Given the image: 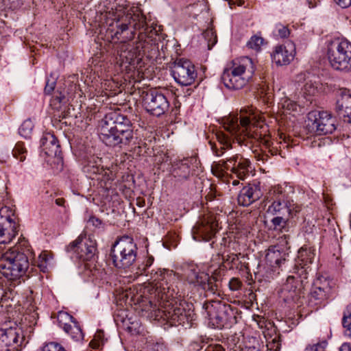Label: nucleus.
I'll list each match as a JSON object with an SVG mask.
<instances>
[{"label": "nucleus", "mask_w": 351, "mask_h": 351, "mask_svg": "<svg viewBox=\"0 0 351 351\" xmlns=\"http://www.w3.org/2000/svg\"><path fill=\"white\" fill-rule=\"evenodd\" d=\"M172 271L158 269L152 276L156 283V291L162 304L158 310L156 317L166 320L171 326L189 325L194 320L195 313L190 308L186 309L185 303L173 299L174 290L169 285V282L174 279Z\"/></svg>", "instance_id": "1"}, {"label": "nucleus", "mask_w": 351, "mask_h": 351, "mask_svg": "<svg viewBox=\"0 0 351 351\" xmlns=\"http://www.w3.org/2000/svg\"><path fill=\"white\" fill-rule=\"evenodd\" d=\"M219 143L218 147L215 143L210 141L211 149L217 156L225 155V158L214 162L211 167L212 173L218 178H222L228 171L236 175L240 180H244L249 172L250 162L239 154H226V150L232 148L230 137L223 132H219L216 134Z\"/></svg>", "instance_id": "2"}, {"label": "nucleus", "mask_w": 351, "mask_h": 351, "mask_svg": "<svg viewBox=\"0 0 351 351\" xmlns=\"http://www.w3.org/2000/svg\"><path fill=\"white\" fill-rule=\"evenodd\" d=\"M99 137L108 146L126 145L133 138L132 123L119 112H110L101 121Z\"/></svg>", "instance_id": "3"}, {"label": "nucleus", "mask_w": 351, "mask_h": 351, "mask_svg": "<svg viewBox=\"0 0 351 351\" xmlns=\"http://www.w3.org/2000/svg\"><path fill=\"white\" fill-rule=\"evenodd\" d=\"M104 18L110 26L115 24L114 36L123 43L132 40L136 29L146 30L147 25L144 15L139 13L132 14L123 6L116 7L115 11L112 7L110 10L106 12Z\"/></svg>", "instance_id": "4"}, {"label": "nucleus", "mask_w": 351, "mask_h": 351, "mask_svg": "<svg viewBox=\"0 0 351 351\" xmlns=\"http://www.w3.org/2000/svg\"><path fill=\"white\" fill-rule=\"evenodd\" d=\"M240 117L229 115L222 120L223 128L240 145L244 143L246 138L253 136L252 128L257 126L262 117L260 112L252 106L241 110Z\"/></svg>", "instance_id": "5"}, {"label": "nucleus", "mask_w": 351, "mask_h": 351, "mask_svg": "<svg viewBox=\"0 0 351 351\" xmlns=\"http://www.w3.org/2000/svg\"><path fill=\"white\" fill-rule=\"evenodd\" d=\"M254 72L252 60L247 56L232 61L229 69H226L221 76L226 87L229 89L243 88L252 77Z\"/></svg>", "instance_id": "6"}, {"label": "nucleus", "mask_w": 351, "mask_h": 351, "mask_svg": "<svg viewBox=\"0 0 351 351\" xmlns=\"http://www.w3.org/2000/svg\"><path fill=\"white\" fill-rule=\"evenodd\" d=\"M327 58L335 70L351 72V42L343 38H335L327 45Z\"/></svg>", "instance_id": "7"}, {"label": "nucleus", "mask_w": 351, "mask_h": 351, "mask_svg": "<svg viewBox=\"0 0 351 351\" xmlns=\"http://www.w3.org/2000/svg\"><path fill=\"white\" fill-rule=\"evenodd\" d=\"M29 263L27 256L22 252L10 249L0 253V271L10 280H15L25 274Z\"/></svg>", "instance_id": "8"}, {"label": "nucleus", "mask_w": 351, "mask_h": 351, "mask_svg": "<svg viewBox=\"0 0 351 351\" xmlns=\"http://www.w3.org/2000/svg\"><path fill=\"white\" fill-rule=\"evenodd\" d=\"M136 254V245L133 239L128 236L116 241L110 250L113 265L119 269H126L132 265Z\"/></svg>", "instance_id": "9"}, {"label": "nucleus", "mask_w": 351, "mask_h": 351, "mask_svg": "<svg viewBox=\"0 0 351 351\" xmlns=\"http://www.w3.org/2000/svg\"><path fill=\"white\" fill-rule=\"evenodd\" d=\"M268 198L271 202L267 210L268 215H290L289 192L287 191V186L282 185L273 186L269 191Z\"/></svg>", "instance_id": "10"}, {"label": "nucleus", "mask_w": 351, "mask_h": 351, "mask_svg": "<svg viewBox=\"0 0 351 351\" xmlns=\"http://www.w3.org/2000/svg\"><path fill=\"white\" fill-rule=\"evenodd\" d=\"M14 211L8 206L0 208V244L10 243L18 234L19 226Z\"/></svg>", "instance_id": "11"}, {"label": "nucleus", "mask_w": 351, "mask_h": 351, "mask_svg": "<svg viewBox=\"0 0 351 351\" xmlns=\"http://www.w3.org/2000/svg\"><path fill=\"white\" fill-rule=\"evenodd\" d=\"M143 106L149 113L159 117L165 114L169 108L167 97L160 91L152 89L142 93Z\"/></svg>", "instance_id": "12"}, {"label": "nucleus", "mask_w": 351, "mask_h": 351, "mask_svg": "<svg viewBox=\"0 0 351 351\" xmlns=\"http://www.w3.org/2000/svg\"><path fill=\"white\" fill-rule=\"evenodd\" d=\"M171 74L175 81L182 86L191 85L197 77L194 64L189 60H177L171 69Z\"/></svg>", "instance_id": "13"}, {"label": "nucleus", "mask_w": 351, "mask_h": 351, "mask_svg": "<svg viewBox=\"0 0 351 351\" xmlns=\"http://www.w3.org/2000/svg\"><path fill=\"white\" fill-rule=\"evenodd\" d=\"M308 125L317 135L332 134L336 130V119L328 112H311L308 116Z\"/></svg>", "instance_id": "14"}, {"label": "nucleus", "mask_w": 351, "mask_h": 351, "mask_svg": "<svg viewBox=\"0 0 351 351\" xmlns=\"http://www.w3.org/2000/svg\"><path fill=\"white\" fill-rule=\"evenodd\" d=\"M209 324L215 328H222L228 322L229 306L220 302H212L205 304Z\"/></svg>", "instance_id": "15"}, {"label": "nucleus", "mask_w": 351, "mask_h": 351, "mask_svg": "<svg viewBox=\"0 0 351 351\" xmlns=\"http://www.w3.org/2000/svg\"><path fill=\"white\" fill-rule=\"evenodd\" d=\"M96 242L90 239L78 237L67 247V251L76 254L77 258L83 261H89L95 254Z\"/></svg>", "instance_id": "16"}, {"label": "nucleus", "mask_w": 351, "mask_h": 351, "mask_svg": "<svg viewBox=\"0 0 351 351\" xmlns=\"http://www.w3.org/2000/svg\"><path fill=\"white\" fill-rule=\"evenodd\" d=\"M217 228L218 222L216 217L208 215L193 227V237L198 241H208L215 235Z\"/></svg>", "instance_id": "17"}, {"label": "nucleus", "mask_w": 351, "mask_h": 351, "mask_svg": "<svg viewBox=\"0 0 351 351\" xmlns=\"http://www.w3.org/2000/svg\"><path fill=\"white\" fill-rule=\"evenodd\" d=\"M21 335L18 328L0 329V351H17L23 340Z\"/></svg>", "instance_id": "18"}, {"label": "nucleus", "mask_w": 351, "mask_h": 351, "mask_svg": "<svg viewBox=\"0 0 351 351\" xmlns=\"http://www.w3.org/2000/svg\"><path fill=\"white\" fill-rule=\"evenodd\" d=\"M58 322L60 328L76 341L83 339L84 334L77 321L73 316L65 312L58 315Z\"/></svg>", "instance_id": "19"}, {"label": "nucleus", "mask_w": 351, "mask_h": 351, "mask_svg": "<svg viewBox=\"0 0 351 351\" xmlns=\"http://www.w3.org/2000/svg\"><path fill=\"white\" fill-rule=\"evenodd\" d=\"M330 291L329 281L323 276L317 278L313 283L310 293V302L314 305L321 304L327 298Z\"/></svg>", "instance_id": "20"}, {"label": "nucleus", "mask_w": 351, "mask_h": 351, "mask_svg": "<svg viewBox=\"0 0 351 351\" xmlns=\"http://www.w3.org/2000/svg\"><path fill=\"white\" fill-rule=\"evenodd\" d=\"M295 55V48L291 43L287 46H277L271 57L277 65H286L291 62Z\"/></svg>", "instance_id": "21"}, {"label": "nucleus", "mask_w": 351, "mask_h": 351, "mask_svg": "<svg viewBox=\"0 0 351 351\" xmlns=\"http://www.w3.org/2000/svg\"><path fill=\"white\" fill-rule=\"evenodd\" d=\"M336 111L338 114L347 118L351 123V93L348 90H341L336 103Z\"/></svg>", "instance_id": "22"}, {"label": "nucleus", "mask_w": 351, "mask_h": 351, "mask_svg": "<svg viewBox=\"0 0 351 351\" xmlns=\"http://www.w3.org/2000/svg\"><path fill=\"white\" fill-rule=\"evenodd\" d=\"M288 254L280 250L277 246L270 247L265 255L267 264L272 268H279L287 261Z\"/></svg>", "instance_id": "23"}, {"label": "nucleus", "mask_w": 351, "mask_h": 351, "mask_svg": "<svg viewBox=\"0 0 351 351\" xmlns=\"http://www.w3.org/2000/svg\"><path fill=\"white\" fill-rule=\"evenodd\" d=\"M42 151L51 157H56L61 153L60 147L56 137L51 133H46L40 138Z\"/></svg>", "instance_id": "24"}, {"label": "nucleus", "mask_w": 351, "mask_h": 351, "mask_svg": "<svg viewBox=\"0 0 351 351\" xmlns=\"http://www.w3.org/2000/svg\"><path fill=\"white\" fill-rule=\"evenodd\" d=\"M145 36L141 33L138 36L139 40L136 43L134 51H130V57L126 56V58L129 60V64L131 65L138 64L141 61V57L145 53L147 49H148L151 45L149 41L145 39Z\"/></svg>", "instance_id": "25"}, {"label": "nucleus", "mask_w": 351, "mask_h": 351, "mask_svg": "<svg viewBox=\"0 0 351 351\" xmlns=\"http://www.w3.org/2000/svg\"><path fill=\"white\" fill-rule=\"evenodd\" d=\"M261 196V192L258 186L248 185L244 186L238 195V203L243 206H247Z\"/></svg>", "instance_id": "26"}, {"label": "nucleus", "mask_w": 351, "mask_h": 351, "mask_svg": "<svg viewBox=\"0 0 351 351\" xmlns=\"http://www.w3.org/2000/svg\"><path fill=\"white\" fill-rule=\"evenodd\" d=\"M184 275L191 284L204 285L208 280V275L200 271L196 265H188L184 269Z\"/></svg>", "instance_id": "27"}, {"label": "nucleus", "mask_w": 351, "mask_h": 351, "mask_svg": "<svg viewBox=\"0 0 351 351\" xmlns=\"http://www.w3.org/2000/svg\"><path fill=\"white\" fill-rule=\"evenodd\" d=\"M315 257V248L304 245L298 250L296 264L300 265L302 268H308L309 265L313 263Z\"/></svg>", "instance_id": "28"}, {"label": "nucleus", "mask_w": 351, "mask_h": 351, "mask_svg": "<svg viewBox=\"0 0 351 351\" xmlns=\"http://www.w3.org/2000/svg\"><path fill=\"white\" fill-rule=\"evenodd\" d=\"M101 163V158H93V160H90L88 164L84 167V171L87 173L89 178L94 179V176L101 174L104 171Z\"/></svg>", "instance_id": "29"}, {"label": "nucleus", "mask_w": 351, "mask_h": 351, "mask_svg": "<svg viewBox=\"0 0 351 351\" xmlns=\"http://www.w3.org/2000/svg\"><path fill=\"white\" fill-rule=\"evenodd\" d=\"M298 106L295 101L285 97L278 103L279 112L283 115L291 114L298 111Z\"/></svg>", "instance_id": "30"}, {"label": "nucleus", "mask_w": 351, "mask_h": 351, "mask_svg": "<svg viewBox=\"0 0 351 351\" xmlns=\"http://www.w3.org/2000/svg\"><path fill=\"white\" fill-rule=\"evenodd\" d=\"M342 325L344 335L351 339V304L348 305L343 311Z\"/></svg>", "instance_id": "31"}, {"label": "nucleus", "mask_w": 351, "mask_h": 351, "mask_svg": "<svg viewBox=\"0 0 351 351\" xmlns=\"http://www.w3.org/2000/svg\"><path fill=\"white\" fill-rule=\"evenodd\" d=\"M297 281L293 276H289L287 278L286 283L283 285L282 291L288 292L287 298H293L296 289Z\"/></svg>", "instance_id": "32"}, {"label": "nucleus", "mask_w": 351, "mask_h": 351, "mask_svg": "<svg viewBox=\"0 0 351 351\" xmlns=\"http://www.w3.org/2000/svg\"><path fill=\"white\" fill-rule=\"evenodd\" d=\"M241 253L232 252L230 250H226L223 252L222 259L223 263L232 267L234 265L237 264L239 260V256Z\"/></svg>", "instance_id": "33"}, {"label": "nucleus", "mask_w": 351, "mask_h": 351, "mask_svg": "<svg viewBox=\"0 0 351 351\" xmlns=\"http://www.w3.org/2000/svg\"><path fill=\"white\" fill-rule=\"evenodd\" d=\"M52 263V257L48 254L46 252H43L38 256V266L40 270L45 272L47 269V267Z\"/></svg>", "instance_id": "34"}, {"label": "nucleus", "mask_w": 351, "mask_h": 351, "mask_svg": "<svg viewBox=\"0 0 351 351\" xmlns=\"http://www.w3.org/2000/svg\"><path fill=\"white\" fill-rule=\"evenodd\" d=\"M26 154L27 149L25 147L24 143L18 142L12 150L14 157L19 159L21 162H23L26 158Z\"/></svg>", "instance_id": "35"}, {"label": "nucleus", "mask_w": 351, "mask_h": 351, "mask_svg": "<svg viewBox=\"0 0 351 351\" xmlns=\"http://www.w3.org/2000/svg\"><path fill=\"white\" fill-rule=\"evenodd\" d=\"M290 218V215H275L271 219V223L274 229L283 228L286 226Z\"/></svg>", "instance_id": "36"}, {"label": "nucleus", "mask_w": 351, "mask_h": 351, "mask_svg": "<svg viewBox=\"0 0 351 351\" xmlns=\"http://www.w3.org/2000/svg\"><path fill=\"white\" fill-rule=\"evenodd\" d=\"M263 42L264 40L262 37L254 35L247 41L246 46L250 49L258 51L263 44Z\"/></svg>", "instance_id": "37"}, {"label": "nucleus", "mask_w": 351, "mask_h": 351, "mask_svg": "<svg viewBox=\"0 0 351 351\" xmlns=\"http://www.w3.org/2000/svg\"><path fill=\"white\" fill-rule=\"evenodd\" d=\"M33 130V123L31 120L27 119L23 122L19 129V132L21 136L27 138L29 137Z\"/></svg>", "instance_id": "38"}, {"label": "nucleus", "mask_w": 351, "mask_h": 351, "mask_svg": "<svg viewBox=\"0 0 351 351\" xmlns=\"http://www.w3.org/2000/svg\"><path fill=\"white\" fill-rule=\"evenodd\" d=\"M104 343V333L101 330H97L93 339L90 342V346L94 349L99 348Z\"/></svg>", "instance_id": "39"}, {"label": "nucleus", "mask_w": 351, "mask_h": 351, "mask_svg": "<svg viewBox=\"0 0 351 351\" xmlns=\"http://www.w3.org/2000/svg\"><path fill=\"white\" fill-rule=\"evenodd\" d=\"M19 5V0H0V10H14Z\"/></svg>", "instance_id": "40"}, {"label": "nucleus", "mask_w": 351, "mask_h": 351, "mask_svg": "<svg viewBox=\"0 0 351 351\" xmlns=\"http://www.w3.org/2000/svg\"><path fill=\"white\" fill-rule=\"evenodd\" d=\"M327 345L328 343L326 341L309 344L306 346L304 351H326Z\"/></svg>", "instance_id": "41"}, {"label": "nucleus", "mask_w": 351, "mask_h": 351, "mask_svg": "<svg viewBox=\"0 0 351 351\" xmlns=\"http://www.w3.org/2000/svg\"><path fill=\"white\" fill-rule=\"evenodd\" d=\"M262 143L268 149V152L272 155L276 156L278 154H282L281 150H279L278 148L276 146L271 145L270 140L269 138H264L262 140Z\"/></svg>", "instance_id": "42"}, {"label": "nucleus", "mask_w": 351, "mask_h": 351, "mask_svg": "<svg viewBox=\"0 0 351 351\" xmlns=\"http://www.w3.org/2000/svg\"><path fill=\"white\" fill-rule=\"evenodd\" d=\"M42 351H66V350L58 343L49 342L43 347Z\"/></svg>", "instance_id": "43"}, {"label": "nucleus", "mask_w": 351, "mask_h": 351, "mask_svg": "<svg viewBox=\"0 0 351 351\" xmlns=\"http://www.w3.org/2000/svg\"><path fill=\"white\" fill-rule=\"evenodd\" d=\"M276 36L281 38H285L289 36L290 32L287 27L282 25L277 24L276 25Z\"/></svg>", "instance_id": "44"}, {"label": "nucleus", "mask_w": 351, "mask_h": 351, "mask_svg": "<svg viewBox=\"0 0 351 351\" xmlns=\"http://www.w3.org/2000/svg\"><path fill=\"white\" fill-rule=\"evenodd\" d=\"M203 36L204 37L205 39L208 40V47L210 45H214L217 42V36L215 35V33L213 31L212 29H206L203 33Z\"/></svg>", "instance_id": "45"}, {"label": "nucleus", "mask_w": 351, "mask_h": 351, "mask_svg": "<svg viewBox=\"0 0 351 351\" xmlns=\"http://www.w3.org/2000/svg\"><path fill=\"white\" fill-rule=\"evenodd\" d=\"M289 210H290V217H293L296 215L297 213H300L302 210L301 206L294 204L291 197L289 196Z\"/></svg>", "instance_id": "46"}, {"label": "nucleus", "mask_w": 351, "mask_h": 351, "mask_svg": "<svg viewBox=\"0 0 351 351\" xmlns=\"http://www.w3.org/2000/svg\"><path fill=\"white\" fill-rule=\"evenodd\" d=\"M179 169H182L183 170V174H178V173L176 172L178 176L185 178H187L189 175V159H184V160H182L180 162Z\"/></svg>", "instance_id": "47"}, {"label": "nucleus", "mask_w": 351, "mask_h": 351, "mask_svg": "<svg viewBox=\"0 0 351 351\" xmlns=\"http://www.w3.org/2000/svg\"><path fill=\"white\" fill-rule=\"evenodd\" d=\"M242 285L241 281L237 278H232L229 282V287L232 291H238Z\"/></svg>", "instance_id": "48"}, {"label": "nucleus", "mask_w": 351, "mask_h": 351, "mask_svg": "<svg viewBox=\"0 0 351 351\" xmlns=\"http://www.w3.org/2000/svg\"><path fill=\"white\" fill-rule=\"evenodd\" d=\"M56 86V80L55 79H47L46 85L45 87V93L46 94H51V92L54 90Z\"/></svg>", "instance_id": "49"}, {"label": "nucleus", "mask_w": 351, "mask_h": 351, "mask_svg": "<svg viewBox=\"0 0 351 351\" xmlns=\"http://www.w3.org/2000/svg\"><path fill=\"white\" fill-rule=\"evenodd\" d=\"M91 276L95 278L99 279L103 277L104 274V270L101 268H97L95 266L90 270Z\"/></svg>", "instance_id": "50"}, {"label": "nucleus", "mask_w": 351, "mask_h": 351, "mask_svg": "<svg viewBox=\"0 0 351 351\" xmlns=\"http://www.w3.org/2000/svg\"><path fill=\"white\" fill-rule=\"evenodd\" d=\"M205 351H225V350L219 344H210L207 346Z\"/></svg>", "instance_id": "51"}, {"label": "nucleus", "mask_w": 351, "mask_h": 351, "mask_svg": "<svg viewBox=\"0 0 351 351\" xmlns=\"http://www.w3.org/2000/svg\"><path fill=\"white\" fill-rule=\"evenodd\" d=\"M336 3L342 8H347L351 5V0H335Z\"/></svg>", "instance_id": "52"}, {"label": "nucleus", "mask_w": 351, "mask_h": 351, "mask_svg": "<svg viewBox=\"0 0 351 351\" xmlns=\"http://www.w3.org/2000/svg\"><path fill=\"white\" fill-rule=\"evenodd\" d=\"M153 262H154V258L150 256L149 257L147 260H146V263H145V266L143 267V271L145 272V271L147 270V269L148 267H149L152 264H153Z\"/></svg>", "instance_id": "53"}, {"label": "nucleus", "mask_w": 351, "mask_h": 351, "mask_svg": "<svg viewBox=\"0 0 351 351\" xmlns=\"http://www.w3.org/2000/svg\"><path fill=\"white\" fill-rule=\"evenodd\" d=\"M339 351H351V344L350 343H344L339 348Z\"/></svg>", "instance_id": "54"}, {"label": "nucleus", "mask_w": 351, "mask_h": 351, "mask_svg": "<svg viewBox=\"0 0 351 351\" xmlns=\"http://www.w3.org/2000/svg\"><path fill=\"white\" fill-rule=\"evenodd\" d=\"M304 87L305 90L308 91L309 94H314L316 91V88L311 84H306Z\"/></svg>", "instance_id": "55"}, {"label": "nucleus", "mask_w": 351, "mask_h": 351, "mask_svg": "<svg viewBox=\"0 0 351 351\" xmlns=\"http://www.w3.org/2000/svg\"><path fill=\"white\" fill-rule=\"evenodd\" d=\"M65 97L62 93H60L59 95H56L53 99V102L61 103L64 99Z\"/></svg>", "instance_id": "56"}, {"label": "nucleus", "mask_w": 351, "mask_h": 351, "mask_svg": "<svg viewBox=\"0 0 351 351\" xmlns=\"http://www.w3.org/2000/svg\"><path fill=\"white\" fill-rule=\"evenodd\" d=\"M322 0H306L310 8L315 7Z\"/></svg>", "instance_id": "57"}, {"label": "nucleus", "mask_w": 351, "mask_h": 351, "mask_svg": "<svg viewBox=\"0 0 351 351\" xmlns=\"http://www.w3.org/2000/svg\"><path fill=\"white\" fill-rule=\"evenodd\" d=\"M164 347L162 344L156 343L154 345L152 348V351H163Z\"/></svg>", "instance_id": "58"}, {"label": "nucleus", "mask_w": 351, "mask_h": 351, "mask_svg": "<svg viewBox=\"0 0 351 351\" xmlns=\"http://www.w3.org/2000/svg\"><path fill=\"white\" fill-rule=\"evenodd\" d=\"M258 160H262L263 162L267 161L269 158V156L267 154H258L257 156Z\"/></svg>", "instance_id": "59"}, {"label": "nucleus", "mask_w": 351, "mask_h": 351, "mask_svg": "<svg viewBox=\"0 0 351 351\" xmlns=\"http://www.w3.org/2000/svg\"><path fill=\"white\" fill-rule=\"evenodd\" d=\"M18 243L23 247H26L27 245V241L24 237H22V235L19 237Z\"/></svg>", "instance_id": "60"}, {"label": "nucleus", "mask_w": 351, "mask_h": 351, "mask_svg": "<svg viewBox=\"0 0 351 351\" xmlns=\"http://www.w3.org/2000/svg\"><path fill=\"white\" fill-rule=\"evenodd\" d=\"M64 199L63 198H58L56 199V204L58 205V206H64Z\"/></svg>", "instance_id": "61"}, {"label": "nucleus", "mask_w": 351, "mask_h": 351, "mask_svg": "<svg viewBox=\"0 0 351 351\" xmlns=\"http://www.w3.org/2000/svg\"><path fill=\"white\" fill-rule=\"evenodd\" d=\"M239 184V181H238V180L232 181V185H234V186L238 185Z\"/></svg>", "instance_id": "62"}, {"label": "nucleus", "mask_w": 351, "mask_h": 351, "mask_svg": "<svg viewBox=\"0 0 351 351\" xmlns=\"http://www.w3.org/2000/svg\"><path fill=\"white\" fill-rule=\"evenodd\" d=\"M235 245V243L229 242V243H228V248H231V245Z\"/></svg>", "instance_id": "63"}, {"label": "nucleus", "mask_w": 351, "mask_h": 351, "mask_svg": "<svg viewBox=\"0 0 351 351\" xmlns=\"http://www.w3.org/2000/svg\"><path fill=\"white\" fill-rule=\"evenodd\" d=\"M280 144L282 145L284 147H287L288 146L287 145H285L286 142H284L283 143L282 142H280Z\"/></svg>", "instance_id": "64"}]
</instances>
